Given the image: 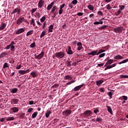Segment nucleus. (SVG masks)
Returning a JSON list of instances; mask_svg holds the SVG:
<instances>
[{
    "mask_svg": "<svg viewBox=\"0 0 128 128\" xmlns=\"http://www.w3.org/2000/svg\"><path fill=\"white\" fill-rule=\"evenodd\" d=\"M44 0H40L38 2V8H42V6H44Z\"/></svg>",
    "mask_w": 128,
    "mask_h": 128,
    "instance_id": "6e6552de",
    "label": "nucleus"
},
{
    "mask_svg": "<svg viewBox=\"0 0 128 128\" xmlns=\"http://www.w3.org/2000/svg\"><path fill=\"white\" fill-rule=\"evenodd\" d=\"M128 62V58L124 60L121 62H119L118 63V64H126V62Z\"/></svg>",
    "mask_w": 128,
    "mask_h": 128,
    "instance_id": "2f4dec72",
    "label": "nucleus"
},
{
    "mask_svg": "<svg viewBox=\"0 0 128 128\" xmlns=\"http://www.w3.org/2000/svg\"><path fill=\"white\" fill-rule=\"evenodd\" d=\"M108 94L110 98H112V92H108Z\"/></svg>",
    "mask_w": 128,
    "mask_h": 128,
    "instance_id": "de8ad7c7",
    "label": "nucleus"
},
{
    "mask_svg": "<svg viewBox=\"0 0 128 128\" xmlns=\"http://www.w3.org/2000/svg\"><path fill=\"white\" fill-rule=\"evenodd\" d=\"M77 16H84V13L79 12L77 13Z\"/></svg>",
    "mask_w": 128,
    "mask_h": 128,
    "instance_id": "e2e57ef3",
    "label": "nucleus"
},
{
    "mask_svg": "<svg viewBox=\"0 0 128 128\" xmlns=\"http://www.w3.org/2000/svg\"><path fill=\"white\" fill-rule=\"evenodd\" d=\"M68 54H72L74 52H72V48L70 46H69L68 48V50L67 51Z\"/></svg>",
    "mask_w": 128,
    "mask_h": 128,
    "instance_id": "dca6fc26",
    "label": "nucleus"
},
{
    "mask_svg": "<svg viewBox=\"0 0 128 128\" xmlns=\"http://www.w3.org/2000/svg\"><path fill=\"white\" fill-rule=\"evenodd\" d=\"M49 29H48V32H52V30H54V25H50L49 27H48Z\"/></svg>",
    "mask_w": 128,
    "mask_h": 128,
    "instance_id": "a878e982",
    "label": "nucleus"
},
{
    "mask_svg": "<svg viewBox=\"0 0 128 128\" xmlns=\"http://www.w3.org/2000/svg\"><path fill=\"white\" fill-rule=\"evenodd\" d=\"M124 56L120 54L116 55L114 57V60H124Z\"/></svg>",
    "mask_w": 128,
    "mask_h": 128,
    "instance_id": "f8f14e48",
    "label": "nucleus"
},
{
    "mask_svg": "<svg viewBox=\"0 0 128 128\" xmlns=\"http://www.w3.org/2000/svg\"><path fill=\"white\" fill-rule=\"evenodd\" d=\"M66 64L68 66H72V61H68Z\"/></svg>",
    "mask_w": 128,
    "mask_h": 128,
    "instance_id": "6e6d98bb",
    "label": "nucleus"
},
{
    "mask_svg": "<svg viewBox=\"0 0 128 128\" xmlns=\"http://www.w3.org/2000/svg\"><path fill=\"white\" fill-rule=\"evenodd\" d=\"M98 54V50L92 51L88 53V55L90 54L91 56H96Z\"/></svg>",
    "mask_w": 128,
    "mask_h": 128,
    "instance_id": "a211bd4d",
    "label": "nucleus"
},
{
    "mask_svg": "<svg viewBox=\"0 0 128 128\" xmlns=\"http://www.w3.org/2000/svg\"><path fill=\"white\" fill-rule=\"evenodd\" d=\"M62 12H64V10L60 9V10H58V14H59L60 15V14H62Z\"/></svg>",
    "mask_w": 128,
    "mask_h": 128,
    "instance_id": "4d7b16f0",
    "label": "nucleus"
},
{
    "mask_svg": "<svg viewBox=\"0 0 128 128\" xmlns=\"http://www.w3.org/2000/svg\"><path fill=\"white\" fill-rule=\"evenodd\" d=\"M99 22H96L94 23V24H104V22L102 21V20H100Z\"/></svg>",
    "mask_w": 128,
    "mask_h": 128,
    "instance_id": "393cba45",
    "label": "nucleus"
},
{
    "mask_svg": "<svg viewBox=\"0 0 128 128\" xmlns=\"http://www.w3.org/2000/svg\"><path fill=\"white\" fill-rule=\"evenodd\" d=\"M30 75L31 76H32V78H36V76H38V74H36V72H32L30 73Z\"/></svg>",
    "mask_w": 128,
    "mask_h": 128,
    "instance_id": "5701e85b",
    "label": "nucleus"
},
{
    "mask_svg": "<svg viewBox=\"0 0 128 128\" xmlns=\"http://www.w3.org/2000/svg\"><path fill=\"white\" fill-rule=\"evenodd\" d=\"M99 90L100 92H106V90H104V88H100Z\"/></svg>",
    "mask_w": 128,
    "mask_h": 128,
    "instance_id": "13d9d810",
    "label": "nucleus"
},
{
    "mask_svg": "<svg viewBox=\"0 0 128 128\" xmlns=\"http://www.w3.org/2000/svg\"><path fill=\"white\" fill-rule=\"evenodd\" d=\"M10 110H12V112L16 113L18 112V108L17 107H13L10 108Z\"/></svg>",
    "mask_w": 128,
    "mask_h": 128,
    "instance_id": "4468645a",
    "label": "nucleus"
},
{
    "mask_svg": "<svg viewBox=\"0 0 128 128\" xmlns=\"http://www.w3.org/2000/svg\"><path fill=\"white\" fill-rule=\"evenodd\" d=\"M36 10H38V8H32V9L31 10V12H32V14H34V12H36Z\"/></svg>",
    "mask_w": 128,
    "mask_h": 128,
    "instance_id": "0e129e2a",
    "label": "nucleus"
},
{
    "mask_svg": "<svg viewBox=\"0 0 128 128\" xmlns=\"http://www.w3.org/2000/svg\"><path fill=\"white\" fill-rule=\"evenodd\" d=\"M54 54L55 56H56L57 58L60 60V58H64V56H66V53H64V52H56Z\"/></svg>",
    "mask_w": 128,
    "mask_h": 128,
    "instance_id": "f257e3e1",
    "label": "nucleus"
},
{
    "mask_svg": "<svg viewBox=\"0 0 128 128\" xmlns=\"http://www.w3.org/2000/svg\"><path fill=\"white\" fill-rule=\"evenodd\" d=\"M58 6H54L52 8L50 12H58Z\"/></svg>",
    "mask_w": 128,
    "mask_h": 128,
    "instance_id": "9d476101",
    "label": "nucleus"
},
{
    "mask_svg": "<svg viewBox=\"0 0 128 128\" xmlns=\"http://www.w3.org/2000/svg\"><path fill=\"white\" fill-rule=\"evenodd\" d=\"M106 52L104 50L100 49L98 50V52H97L96 56H98V54H100L102 52Z\"/></svg>",
    "mask_w": 128,
    "mask_h": 128,
    "instance_id": "473e14b6",
    "label": "nucleus"
},
{
    "mask_svg": "<svg viewBox=\"0 0 128 128\" xmlns=\"http://www.w3.org/2000/svg\"><path fill=\"white\" fill-rule=\"evenodd\" d=\"M112 62H114V60L110 59L109 60L106 64L104 66H108L110 64H112Z\"/></svg>",
    "mask_w": 128,
    "mask_h": 128,
    "instance_id": "f3484780",
    "label": "nucleus"
},
{
    "mask_svg": "<svg viewBox=\"0 0 128 128\" xmlns=\"http://www.w3.org/2000/svg\"><path fill=\"white\" fill-rule=\"evenodd\" d=\"M122 98L124 100H128V96H124Z\"/></svg>",
    "mask_w": 128,
    "mask_h": 128,
    "instance_id": "338daca9",
    "label": "nucleus"
},
{
    "mask_svg": "<svg viewBox=\"0 0 128 128\" xmlns=\"http://www.w3.org/2000/svg\"><path fill=\"white\" fill-rule=\"evenodd\" d=\"M59 85L58 84H55L52 86V88H58Z\"/></svg>",
    "mask_w": 128,
    "mask_h": 128,
    "instance_id": "3c124183",
    "label": "nucleus"
},
{
    "mask_svg": "<svg viewBox=\"0 0 128 128\" xmlns=\"http://www.w3.org/2000/svg\"><path fill=\"white\" fill-rule=\"evenodd\" d=\"M20 118H24V113H22L21 114H20Z\"/></svg>",
    "mask_w": 128,
    "mask_h": 128,
    "instance_id": "5fc2aeb1",
    "label": "nucleus"
},
{
    "mask_svg": "<svg viewBox=\"0 0 128 128\" xmlns=\"http://www.w3.org/2000/svg\"><path fill=\"white\" fill-rule=\"evenodd\" d=\"M34 34V30H30L27 32L26 34V36H32Z\"/></svg>",
    "mask_w": 128,
    "mask_h": 128,
    "instance_id": "412c9836",
    "label": "nucleus"
},
{
    "mask_svg": "<svg viewBox=\"0 0 128 128\" xmlns=\"http://www.w3.org/2000/svg\"><path fill=\"white\" fill-rule=\"evenodd\" d=\"M26 32V30L24 28H21L18 29L16 32V34H22V32Z\"/></svg>",
    "mask_w": 128,
    "mask_h": 128,
    "instance_id": "39448f33",
    "label": "nucleus"
},
{
    "mask_svg": "<svg viewBox=\"0 0 128 128\" xmlns=\"http://www.w3.org/2000/svg\"><path fill=\"white\" fill-rule=\"evenodd\" d=\"M50 114H52V112H50V110L48 111L45 114L46 118H48V116H50Z\"/></svg>",
    "mask_w": 128,
    "mask_h": 128,
    "instance_id": "c9c22d12",
    "label": "nucleus"
},
{
    "mask_svg": "<svg viewBox=\"0 0 128 128\" xmlns=\"http://www.w3.org/2000/svg\"><path fill=\"white\" fill-rule=\"evenodd\" d=\"M12 102H13L14 104H18V99H13L12 100Z\"/></svg>",
    "mask_w": 128,
    "mask_h": 128,
    "instance_id": "cd10ccee",
    "label": "nucleus"
},
{
    "mask_svg": "<svg viewBox=\"0 0 128 128\" xmlns=\"http://www.w3.org/2000/svg\"><path fill=\"white\" fill-rule=\"evenodd\" d=\"M104 56H106V53H103V54H100V55H99L98 58H104Z\"/></svg>",
    "mask_w": 128,
    "mask_h": 128,
    "instance_id": "bf43d9fd",
    "label": "nucleus"
},
{
    "mask_svg": "<svg viewBox=\"0 0 128 128\" xmlns=\"http://www.w3.org/2000/svg\"><path fill=\"white\" fill-rule=\"evenodd\" d=\"M30 72V69H28L26 70H20L18 71V72L20 74L24 75V74H28V72Z\"/></svg>",
    "mask_w": 128,
    "mask_h": 128,
    "instance_id": "423d86ee",
    "label": "nucleus"
},
{
    "mask_svg": "<svg viewBox=\"0 0 128 128\" xmlns=\"http://www.w3.org/2000/svg\"><path fill=\"white\" fill-rule=\"evenodd\" d=\"M84 86V84H82L80 86H78L76 87H75L74 89L73 90H74V92H78V90H80L81 88H82V86Z\"/></svg>",
    "mask_w": 128,
    "mask_h": 128,
    "instance_id": "0eeeda50",
    "label": "nucleus"
},
{
    "mask_svg": "<svg viewBox=\"0 0 128 128\" xmlns=\"http://www.w3.org/2000/svg\"><path fill=\"white\" fill-rule=\"evenodd\" d=\"M64 80H72V77L70 76L69 75H67L65 76Z\"/></svg>",
    "mask_w": 128,
    "mask_h": 128,
    "instance_id": "7c9ffc66",
    "label": "nucleus"
},
{
    "mask_svg": "<svg viewBox=\"0 0 128 128\" xmlns=\"http://www.w3.org/2000/svg\"><path fill=\"white\" fill-rule=\"evenodd\" d=\"M96 122H102V119L100 117L98 116Z\"/></svg>",
    "mask_w": 128,
    "mask_h": 128,
    "instance_id": "f704fd0d",
    "label": "nucleus"
},
{
    "mask_svg": "<svg viewBox=\"0 0 128 128\" xmlns=\"http://www.w3.org/2000/svg\"><path fill=\"white\" fill-rule=\"evenodd\" d=\"M44 52H42L40 54L36 56V58H37L38 60H42V58L44 57Z\"/></svg>",
    "mask_w": 128,
    "mask_h": 128,
    "instance_id": "1a4fd4ad",
    "label": "nucleus"
},
{
    "mask_svg": "<svg viewBox=\"0 0 128 128\" xmlns=\"http://www.w3.org/2000/svg\"><path fill=\"white\" fill-rule=\"evenodd\" d=\"M24 22H26V19H24V17H20L18 18V20L16 21V24L18 26H20Z\"/></svg>",
    "mask_w": 128,
    "mask_h": 128,
    "instance_id": "7ed1b4c3",
    "label": "nucleus"
},
{
    "mask_svg": "<svg viewBox=\"0 0 128 128\" xmlns=\"http://www.w3.org/2000/svg\"><path fill=\"white\" fill-rule=\"evenodd\" d=\"M46 16H43L40 19V20L41 22H44V20H46Z\"/></svg>",
    "mask_w": 128,
    "mask_h": 128,
    "instance_id": "37998d69",
    "label": "nucleus"
},
{
    "mask_svg": "<svg viewBox=\"0 0 128 128\" xmlns=\"http://www.w3.org/2000/svg\"><path fill=\"white\" fill-rule=\"evenodd\" d=\"M8 68V62H5L3 66V68Z\"/></svg>",
    "mask_w": 128,
    "mask_h": 128,
    "instance_id": "49530a36",
    "label": "nucleus"
},
{
    "mask_svg": "<svg viewBox=\"0 0 128 128\" xmlns=\"http://www.w3.org/2000/svg\"><path fill=\"white\" fill-rule=\"evenodd\" d=\"M72 114V110H66L63 112V114H64L65 116H68V114Z\"/></svg>",
    "mask_w": 128,
    "mask_h": 128,
    "instance_id": "9b49d317",
    "label": "nucleus"
},
{
    "mask_svg": "<svg viewBox=\"0 0 128 128\" xmlns=\"http://www.w3.org/2000/svg\"><path fill=\"white\" fill-rule=\"evenodd\" d=\"M71 4L76 6V4H78V0H73Z\"/></svg>",
    "mask_w": 128,
    "mask_h": 128,
    "instance_id": "8fccbe9b",
    "label": "nucleus"
},
{
    "mask_svg": "<svg viewBox=\"0 0 128 128\" xmlns=\"http://www.w3.org/2000/svg\"><path fill=\"white\" fill-rule=\"evenodd\" d=\"M10 120H14V117H8L6 119V121L8 122Z\"/></svg>",
    "mask_w": 128,
    "mask_h": 128,
    "instance_id": "79ce46f5",
    "label": "nucleus"
},
{
    "mask_svg": "<svg viewBox=\"0 0 128 128\" xmlns=\"http://www.w3.org/2000/svg\"><path fill=\"white\" fill-rule=\"evenodd\" d=\"M106 8L108 10H112V6H110V4H108L106 5Z\"/></svg>",
    "mask_w": 128,
    "mask_h": 128,
    "instance_id": "864d4df0",
    "label": "nucleus"
},
{
    "mask_svg": "<svg viewBox=\"0 0 128 128\" xmlns=\"http://www.w3.org/2000/svg\"><path fill=\"white\" fill-rule=\"evenodd\" d=\"M52 13L54 14V16H52V18H56V16H57V14H58V12H52Z\"/></svg>",
    "mask_w": 128,
    "mask_h": 128,
    "instance_id": "a18cd8bd",
    "label": "nucleus"
},
{
    "mask_svg": "<svg viewBox=\"0 0 128 128\" xmlns=\"http://www.w3.org/2000/svg\"><path fill=\"white\" fill-rule=\"evenodd\" d=\"M10 92L12 94H16V92H18V88H13L10 90Z\"/></svg>",
    "mask_w": 128,
    "mask_h": 128,
    "instance_id": "b1692460",
    "label": "nucleus"
},
{
    "mask_svg": "<svg viewBox=\"0 0 128 128\" xmlns=\"http://www.w3.org/2000/svg\"><path fill=\"white\" fill-rule=\"evenodd\" d=\"M30 48H36V42H34L33 43H32L30 46Z\"/></svg>",
    "mask_w": 128,
    "mask_h": 128,
    "instance_id": "72a5a7b5",
    "label": "nucleus"
},
{
    "mask_svg": "<svg viewBox=\"0 0 128 128\" xmlns=\"http://www.w3.org/2000/svg\"><path fill=\"white\" fill-rule=\"evenodd\" d=\"M104 82V80H98L96 82V86H100V84H102Z\"/></svg>",
    "mask_w": 128,
    "mask_h": 128,
    "instance_id": "4be33fe9",
    "label": "nucleus"
},
{
    "mask_svg": "<svg viewBox=\"0 0 128 128\" xmlns=\"http://www.w3.org/2000/svg\"><path fill=\"white\" fill-rule=\"evenodd\" d=\"M18 12V8H15L13 11L11 12L12 14H16V12Z\"/></svg>",
    "mask_w": 128,
    "mask_h": 128,
    "instance_id": "603ef678",
    "label": "nucleus"
},
{
    "mask_svg": "<svg viewBox=\"0 0 128 128\" xmlns=\"http://www.w3.org/2000/svg\"><path fill=\"white\" fill-rule=\"evenodd\" d=\"M107 108V110L110 114H112V108L110 106H106Z\"/></svg>",
    "mask_w": 128,
    "mask_h": 128,
    "instance_id": "6ab92c4d",
    "label": "nucleus"
},
{
    "mask_svg": "<svg viewBox=\"0 0 128 128\" xmlns=\"http://www.w3.org/2000/svg\"><path fill=\"white\" fill-rule=\"evenodd\" d=\"M54 4V1H53L51 2L50 4H48L47 7V10H50L52 8V6Z\"/></svg>",
    "mask_w": 128,
    "mask_h": 128,
    "instance_id": "ddd939ff",
    "label": "nucleus"
},
{
    "mask_svg": "<svg viewBox=\"0 0 128 128\" xmlns=\"http://www.w3.org/2000/svg\"><path fill=\"white\" fill-rule=\"evenodd\" d=\"M116 66V63H115L114 64H112V65H106V66H107L108 70H110V68H114Z\"/></svg>",
    "mask_w": 128,
    "mask_h": 128,
    "instance_id": "aec40b11",
    "label": "nucleus"
},
{
    "mask_svg": "<svg viewBox=\"0 0 128 128\" xmlns=\"http://www.w3.org/2000/svg\"><path fill=\"white\" fill-rule=\"evenodd\" d=\"M122 30H124L122 26H118L114 28V32H116V34H122Z\"/></svg>",
    "mask_w": 128,
    "mask_h": 128,
    "instance_id": "f03ea898",
    "label": "nucleus"
},
{
    "mask_svg": "<svg viewBox=\"0 0 128 128\" xmlns=\"http://www.w3.org/2000/svg\"><path fill=\"white\" fill-rule=\"evenodd\" d=\"M44 36H46V31H42L40 36V38H44Z\"/></svg>",
    "mask_w": 128,
    "mask_h": 128,
    "instance_id": "e433bc0d",
    "label": "nucleus"
},
{
    "mask_svg": "<svg viewBox=\"0 0 128 128\" xmlns=\"http://www.w3.org/2000/svg\"><path fill=\"white\" fill-rule=\"evenodd\" d=\"M8 54L6 52H2V54H0V58H2L4 56H6Z\"/></svg>",
    "mask_w": 128,
    "mask_h": 128,
    "instance_id": "c85d7f7f",
    "label": "nucleus"
},
{
    "mask_svg": "<svg viewBox=\"0 0 128 128\" xmlns=\"http://www.w3.org/2000/svg\"><path fill=\"white\" fill-rule=\"evenodd\" d=\"M30 24H32L33 26H36V22H34V18H32Z\"/></svg>",
    "mask_w": 128,
    "mask_h": 128,
    "instance_id": "bb28decb",
    "label": "nucleus"
},
{
    "mask_svg": "<svg viewBox=\"0 0 128 128\" xmlns=\"http://www.w3.org/2000/svg\"><path fill=\"white\" fill-rule=\"evenodd\" d=\"M83 114L84 116V118H88L92 114V112L90 110H87L84 112Z\"/></svg>",
    "mask_w": 128,
    "mask_h": 128,
    "instance_id": "20e7f679",
    "label": "nucleus"
},
{
    "mask_svg": "<svg viewBox=\"0 0 128 128\" xmlns=\"http://www.w3.org/2000/svg\"><path fill=\"white\" fill-rule=\"evenodd\" d=\"M98 14H99V16H104V13H102V11H98Z\"/></svg>",
    "mask_w": 128,
    "mask_h": 128,
    "instance_id": "680f3d73",
    "label": "nucleus"
},
{
    "mask_svg": "<svg viewBox=\"0 0 128 128\" xmlns=\"http://www.w3.org/2000/svg\"><path fill=\"white\" fill-rule=\"evenodd\" d=\"M106 28H108V26L106 25L102 26L101 27L99 28L98 30H104Z\"/></svg>",
    "mask_w": 128,
    "mask_h": 128,
    "instance_id": "58836bf2",
    "label": "nucleus"
},
{
    "mask_svg": "<svg viewBox=\"0 0 128 128\" xmlns=\"http://www.w3.org/2000/svg\"><path fill=\"white\" fill-rule=\"evenodd\" d=\"M29 104H30V106H32V104H34V100H31V101H29Z\"/></svg>",
    "mask_w": 128,
    "mask_h": 128,
    "instance_id": "774afa93",
    "label": "nucleus"
},
{
    "mask_svg": "<svg viewBox=\"0 0 128 128\" xmlns=\"http://www.w3.org/2000/svg\"><path fill=\"white\" fill-rule=\"evenodd\" d=\"M122 14V11L120 10H118L116 12H115V16H120Z\"/></svg>",
    "mask_w": 128,
    "mask_h": 128,
    "instance_id": "a19ab883",
    "label": "nucleus"
},
{
    "mask_svg": "<svg viewBox=\"0 0 128 128\" xmlns=\"http://www.w3.org/2000/svg\"><path fill=\"white\" fill-rule=\"evenodd\" d=\"M38 116V112H36L32 114V118H36Z\"/></svg>",
    "mask_w": 128,
    "mask_h": 128,
    "instance_id": "ea45409f",
    "label": "nucleus"
},
{
    "mask_svg": "<svg viewBox=\"0 0 128 128\" xmlns=\"http://www.w3.org/2000/svg\"><path fill=\"white\" fill-rule=\"evenodd\" d=\"M87 7L90 10H94V7L91 4H89Z\"/></svg>",
    "mask_w": 128,
    "mask_h": 128,
    "instance_id": "4c0bfd02",
    "label": "nucleus"
},
{
    "mask_svg": "<svg viewBox=\"0 0 128 128\" xmlns=\"http://www.w3.org/2000/svg\"><path fill=\"white\" fill-rule=\"evenodd\" d=\"M126 6L124 5H119V10L121 12L122 10H124V9L125 8Z\"/></svg>",
    "mask_w": 128,
    "mask_h": 128,
    "instance_id": "c756f323",
    "label": "nucleus"
},
{
    "mask_svg": "<svg viewBox=\"0 0 128 128\" xmlns=\"http://www.w3.org/2000/svg\"><path fill=\"white\" fill-rule=\"evenodd\" d=\"M120 78H128V75H120Z\"/></svg>",
    "mask_w": 128,
    "mask_h": 128,
    "instance_id": "c03bdc74",
    "label": "nucleus"
},
{
    "mask_svg": "<svg viewBox=\"0 0 128 128\" xmlns=\"http://www.w3.org/2000/svg\"><path fill=\"white\" fill-rule=\"evenodd\" d=\"M10 50H12V52H14V48L16 47L14 46V45H10Z\"/></svg>",
    "mask_w": 128,
    "mask_h": 128,
    "instance_id": "09e8293b",
    "label": "nucleus"
},
{
    "mask_svg": "<svg viewBox=\"0 0 128 128\" xmlns=\"http://www.w3.org/2000/svg\"><path fill=\"white\" fill-rule=\"evenodd\" d=\"M94 114H98V112H100V110H98V108H96L94 110Z\"/></svg>",
    "mask_w": 128,
    "mask_h": 128,
    "instance_id": "052dcab7",
    "label": "nucleus"
},
{
    "mask_svg": "<svg viewBox=\"0 0 128 128\" xmlns=\"http://www.w3.org/2000/svg\"><path fill=\"white\" fill-rule=\"evenodd\" d=\"M32 110H34L33 108H30L28 110V112H32Z\"/></svg>",
    "mask_w": 128,
    "mask_h": 128,
    "instance_id": "69168bd1",
    "label": "nucleus"
},
{
    "mask_svg": "<svg viewBox=\"0 0 128 128\" xmlns=\"http://www.w3.org/2000/svg\"><path fill=\"white\" fill-rule=\"evenodd\" d=\"M6 23L2 22L1 24V26H0V30H4L6 28Z\"/></svg>",
    "mask_w": 128,
    "mask_h": 128,
    "instance_id": "2eb2a0df",
    "label": "nucleus"
}]
</instances>
